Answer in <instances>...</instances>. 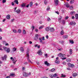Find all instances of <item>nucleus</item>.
<instances>
[{
	"instance_id": "obj_1",
	"label": "nucleus",
	"mask_w": 78,
	"mask_h": 78,
	"mask_svg": "<svg viewBox=\"0 0 78 78\" xmlns=\"http://www.w3.org/2000/svg\"><path fill=\"white\" fill-rule=\"evenodd\" d=\"M27 60L29 62H30V63H32V62L31 61V60H30V58L29 56H30V55H29V49H27Z\"/></svg>"
},
{
	"instance_id": "obj_2",
	"label": "nucleus",
	"mask_w": 78,
	"mask_h": 78,
	"mask_svg": "<svg viewBox=\"0 0 78 78\" xmlns=\"http://www.w3.org/2000/svg\"><path fill=\"white\" fill-rule=\"evenodd\" d=\"M34 39L35 41H38L39 40V36L38 34L35 35V37H34Z\"/></svg>"
},
{
	"instance_id": "obj_3",
	"label": "nucleus",
	"mask_w": 78,
	"mask_h": 78,
	"mask_svg": "<svg viewBox=\"0 0 78 78\" xmlns=\"http://www.w3.org/2000/svg\"><path fill=\"white\" fill-rule=\"evenodd\" d=\"M37 54L39 55H42V50H39L37 52Z\"/></svg>"
},
{
	"instance_id": "obj_4",
	"label": "nucleus",
	"mask_w": 78,
	"mask_h": 78,
	"mask_svg": "<svg viewBox=\"0 0 78 78\" xmlns=\"http://www.w3.org/2000/svg\"><path fill=\"white\" fill-rule=\"evenodd\" d=\"M44 64L45 65H46L47 66H50V64L49 63H48V62L46 61L44 62Z\"/></svg>"
},
{
	"instance_id": "obj_5",
	"label": "nucleus",
	"mask_w": 78,
	"mask_h": 78,
	"mask_svg": "<svg viewBox=\"0 0 78 78\" xmlns=\"http://www.w3.org/2000/svg\"><path fill=\"white\" fill-rule=\"evenodd\" d=\"M58 55L61 58H62V57H66V55H63L61 53H60Z\"/></svg>"
},
{
	"instance_id": "obj_6",
	"label": "nucleus",
	"mask_w": 78,
	"mask_h": 78,
	"mask_svg": "<svg viewBox=\"0 0 78 78\" xmlns=\"http://www.w3.org/2000/svg\"><path fill=\"white\" fill-rule=\"evenodd\" d=\"M62 19V17L61 16H60L59 18L58 19V21L59 23H61V19Z\"/></svg>"
},
{
	"instance_id": "obj_7",
	"label": "nucleus",
	"mask_w": 78,
	"mask_h": 78,
	"mask_svg": "<svg viewBox=\"0 0 78 78\" xmlns=\"http://www.w3.org/2000/svg\"><path fill=\"white\" fill-rule=\"evenodd\" d=\"M54 2L55 5H58V3H59V1L58 0H55Z\"/></svg>"
},
{
	"instance_id": "obj_8",
	"label": "nucleus",
	"mask_w": 78,
	"mask_h": 78,
	"mask_svg": "<svg viewBox=\"0 0 78 78\" xmlns=\"http://www.w3.org/2000/svg\"><path fill=\"white\" fill-rule=\"evenodd\" d=\"M69 25H76V23L74 21H72L70 23Z\"/></svg>"
},
{
	"instance_id": "obj_9",
	"label": "nucleus",
	"mask_w": 78,
	"mask_h": 78,
	"mask_svg": "<svg viewBox=\"0 0 78 78\" xmlns=\"http://www.w3.org/2000/svg\"><path fill=\"white\" fill-rule=\"evenodd\" d=\"M20 50L21 51V52H22L23 53V51H24V49L23 48V47H20Z\"/></svg>"
},
{
	"instance_id": "obj_10",
	"label": "nucleus",
	"mask_w": 78,
	"mask_h": 78,
	"mask_svg": "<svg viewBox=\"0 0 78 78\" xmlns=\"http://www.w3.org/2000/svg\"><path fill=\"white\" fill-rule=\"evenodd\" d=\"M50 27H47L45 28V30L47 31H48L49 30H50Z\"/></svg>"
},
{
	"instance_id": "obj_11",
	"label": "nucleus",
	"mask_w": 78,
	"mask_h": 78,
	"mask_svg": "<svg viewBox=\"0 0 78 78\" xmlns=\"http://www.w3.org/2000/svg\"><path fill=\"white\" fill-rule=\"evenodd\" d=\"M23 76H26V77H27V76H28V75H27V73L25 72H24L23 73Z\"/></svg>"
},
{
	"instance_id": "obj_12",
	"label": "nucleus",
	"mask_w": 78,
	"mask_h": 78,
	"mask_svg": "<svg viewBox=\"0 0 78 78\" xmlns=\"http://www.w3.org/2000/svg\"><path fill=\"white\" fill-rule=\"evenodd\" d=\"M50 30L51 32H52V33H53V31H55V29H54V28H53V27H51V28H50Z\"/></svg>"
},
{
	"instance_id": "obj_13",
	"label": "nucleus",
	"mask_w": 78,
	"mask_h": 78,
	"mask_svg": "<svg viewBox=\"0 0 78 78\" xmlns=\"http://www.w3.org/2000/svg\"><path fill=\"white\" fill-rule=\"evenodd\" d=\"M7 19H8L9 20L11 19V16L9 15H8V16H6Z\"/></svg>"
},
{
	"instance_id": "obj_14",
	"label": "nucleus",
	"mask_w": 78,
	"mask_h": 78,
	"mask_svg": "<svg viewBox=\"0 0 78 78\" xmlns=\"http://www.w3.org/2000/svg\"><path fill=\"white\" fill-rule=\"evenodd\" d=\"M71 15H72V16H73V15H74V14H75V12L74 11H72L71 12Z\"/></svg>"
},
{
	"instance_id": "obj_15",
	"label": "nucleus",
	"mask_w": 78,
	"mask_h": 78,
	"mask_svg": "<svg viewBox=\"0 0 78 78\" xmlns=\"http://www.w3.org/2000/svg\"><path fill=\"white\" fill-rule=\"evenodd\" d=\"M62 38H63V39H67V38H68V36H62Z\"/></svg>"
},
{
	"instance_id": "obj_16",
	"label": "nucleus",
	"mask_w": 78,
	"mask_h": 78,
	"mask_svg": "<svg viewBox=\"0 0 78 78\" xmlns=\"http://www.w3.org/2000/svg\"><path fill=\"white\" fill-rule=\"evenodd\" d=\"M7 57V56H6V55H4V57H2V60H4V59L5 60L6 59Z\"/></svg>"
},
{
	"instance_id": "obj_17",
	"label": "nucleus",
	"mask_w": 78,
	"mask_h": 78,
	"mask_svg": "<svg viewBox=\"0 0 78 78\" xmlns=\"http://www.w3.org/2000/svg\"><path fill=\"white\" fill-rule=\"evenodd\" d=\"M64 34V31L63 30H62L60 32V34L62 36Z\"/></svg>"
},
{
	"instance_id": "obj_18",
	"label": "nucleus",
	"mask_w": 78,
	"mask_h": 78,
	"mask_svg": "<svg viewBox=\"0 0 78 78\" xmlns=\"http://www.w3.org/2000/svg\"><path fill=\"white\" fill-rule=\"evenodd\" d=\"M73 51V50L71 49H69V54L70 55H72V52Z\"/></svg>"
},
{
	"instance_id": "obj_19",
	"label": "nucleus",
	"mask_w": 78,
	"mask_h": 78,
	"mask_svg": "<svg viewBox=\"0 0 78 78\" xmlns=\"http://www.w3.org/2000/svg\"><path fill=\"white\" fill-rule=\"evenodd\" d=\"M16 12L18 14H20V9H18L16 11Z\"/></svg>"
},
{
	"instance_id": "obj_20",
	"label": "nucleus",
	"mask_w": 78,
	"mask_h": 78,
	"mask_svg": "<svg viewBox=\"0 0 78 78\" xmlns=\"http://www.w3.org/2000/svg\"><path fill=\"white\" fill-rule=\"evenodd\" d=\"M10 48H7V49L6 50V51L7 52V53H9V52H10Z\"/></svg>"
},
{
	"instance_id": "obj_21",
	"label": "nucleus",
	"mask_w": 78,
	"mask_h": 78,
	"mask_svg": "<svg viewBox=\"0 0 78 78\" xmlns=\"http://www.w3.org/2000/svg\"><path fill=\"white\" fill-rule=\"evenodd\" d=\"M74 2H75L74 0H71L70 1V4H73Z\"/></svg>"
},
{
	"instance_id": "obj_22",
	"label": "nucleus",
	"mask_w": 78,
	"mask_h": 78,
	"mask_svg": "<svg viewBox=\"0 0 78 78\" xmlns=\"http://www.w3.org/2000/svg\"><path fill=\"white\" fill-rule=\"evenodd\" d=\"M39 39L40 41V42L41 43V44H44V43L42 42V38L41 37H39Z\"/></svg>"
},
{
	"instance_id": "obj_23",
	"label": "nucleus",
	"mask_w": 78,
	"mask_h": 78,
	"mask_svg": "<svg viewBox=\"0 0 78 78\" xmlns=\"http://www.w3.org/2000/svg\"><path fill=\"white\" fill-rule=\"evenodd\" d=\"M14 2L16 3L17 5H18V4H19V2H18V0H15L14 1Z\"/></svg>"
},
{
	"instance_id": "obj_24",
	"label": "nucleus",
	"mask_w": 78,
	"mask_h": 78,
	"mask_svg": "<svg viewBox=\"0 0 78 78\" xmlns=\"http://www.w3.org/2000/svg\"><path fill=\"white\" fill-rule=\"evenodd\" d=\"M33 3L32 2H31L30 3V6L31 7L33 6Z\"/></svg>"
},
{
	"instance_id": "obj_25",
	"label": "nucleus",
	"mask_w": 78,
	"mask_h": 78,
	"mask_svg": "<svg viewBox=\"0 0 78 78\" xmlns=\"http://www.w3.org/2000/svg\"><path fill=\"white\" fill-rule=\"evenodd\" d=\"M15 76V74L14 73H11L10 75V76Z\"/></svg>"
},
{
	"instance_id": "obj_26",
	"label": "nucleus",
	"mask_w": 78,
	"mask_h": 78,
	"mask_svg": "<svg viewBox=\"0 0 78 78\" xmlns=\"http://www.w3.org/2000/svg\"><path fill=\"white\" fill-rule=\"evenodd\" d=\"M23 34H26V31H25V30H23Z\"/></svg>"
},
{
	"instance_id": "obj_27",
	"label": "nucleus",
	"mask_w": 78,
	"mask_h": 78,
	"mask_svg": "<svg viewBox=\"0 0 78 78\" xmlns=\"http://www.w3.org/2000/svg\"><path fill=\"white\" fill-rule=\"evenodd\" d=\"M75 18L77 20L78 19V14H76L75 16Z\"/></svg>"
},
{
	"instance_id": "obj_28",
	"label": "nucleus",
	"mask_w": 78,
	"mask_h": 78,
	"mask_svg": "<svg viewBox=\"0 0 78 78\" xmlns=\"http://www.w3.org/2000/svg\"><path fill=\"white\" fill-rule=\"evenodd\" d=\"M76 75H77V74H76V73H74L73 74V76H74V77H75V76H76Z\"/></svg>"
},
{
	"instance_id": "obj_29",
	"label": "nucleus",
	"mask_w": 78,
	"mask_h": 78,
	"mask_svg": "<svg viewBox=\"0 0 78 78\" xmlns=\"http://www.w3.org/2000/svg\"><path fill=\"white\" fill-rule=\"evenodd\" d=\"M12 31L15 33H17V31H16V30L14 29H13Z\"/></svg>"
},
{
	"instance_id": "obj_30",
	"label": "nucleus",
	"mask_w": 78,
	"mask_h": 78,
	"mask_svg": "<svg viewBox=\"0 0 78 78\" xmlns=\"http://www.w3.org/2000/svg\"><path fill=\"white\" fill-rule=\"evenodd\" d=\"M55 63H56V64H58L59 63V61L56 60L55 61Z\"/></svg>"
},
{
	"instance_id": "obj_31",
	"label": "nucleus",
	"mask_w": 78,
	"mask_h": 78,
	"mask_svg": "<svg viewBox=\"0 0 78 78\" xmlns=\"http://www.w3.org/2000/svg\"><path fill=\"white\" fill-rule=\"evenodd\" d=\"M16 50L17 49H16V48H13L12 50L13 51H16Z\"/></svg>"
},
{
	"instance_id": "obj_32",
	"label": "nucleus",
	"mask_w": 78,
	"mask_h": 78,
	"mask_svg": "<svg viewBox=\"0 0 78 78\" xmlns=\"http://www.w3.org/2000/svg\"><path fill=\"white\" fill-rule=\"evenodd\" d=\"M44 25L43 26H41L40 27H39V29L40 30H41V29H42V28H43V27H44Z\"/></svg>"
},
{
	"instance_id": "obj_33",
	"label": "nucleus",
	"mask_w": 78,
	"mask_h": 78,
	"mask_svg": "<svg viewBox=\"0 0 78 78\" xmlns=\"http://www.w3.org/2000/svg\"><path fill=\"white\" fill-rule=\"evenodd\" d=\"M50 76L51 78H53L54 77V76L53 74H51L50 75Z\"/></svg>"
},
{
	"instance_id": "obj_34",
	"label": "nucleus",
	"mask_w": 78,
	"mask_h": 78,
	"mask_svg": "<svg viewBox=\"0 0 78 78\" xmlns=\"http://www.w3.org/2000/svg\"><path fill=\"white\" fill-rule=\"evenodd\" d=\"M3 48L4 50L6 51V50H7L8 48L6 47H3Z\"/></svg>"
},
{
	"instance_id": "obj_35",
	"label": "nucleus",
	"mask_w": 78,
	"mask_h": 78,
	"mask_svg": "<svg viewBox=\"0 0 78 78\" xmlns=\"http://www.w3.org/2000/svg\"><path fill=\"white\" fill-rule=\"evenodd\" d=\"M67 61L68 62H70V61H71V59L70 58L67 59Z\"/></svg>"
},
{
	"instance_id": "obj_36",
	"label": "nucleus",
	"mask_w": 78,
	"mask_h": 78,
	"mask_svg": "<svg viewBox=\"0 0 78 78\" xmlns=\"http://www.w3.org/2000/svg\"><path fill=\"white\" fill-rule=\"evenodd\" d=\"M61 76L62 77H66V75H64V74H61Z\"/></svg>"
},
{
	"instance_id": "obj_37",
	"label": "nucleus",
	"mask_w": 78,
	"mask_h": 78,
	"mask_svg": "<svg viewBox=\"0 0 78 78\" xmlns=\"http://www.w3.org/2000/svg\"><path fill=\"white\" fill-rule=\"evenodd\" d=\"M75 66L74 65V64H72L71 65V66H70L71 67H74V66Z\"/></svg>"
},
{
	"instance_id": "obj_38",
	"label": "nucleus",
	"mask_w": 78,
	"mask_h": 78,
	"mask_svg": "<svg viewBox=\"0 0 78 78\" xmlns=\"http://www.w3.org/2000/svg\"><path fill=\"white\" fill-rule=\"evenodd\" d=\"M18 32V33H20L21 32V30L19 29L18 30V32Z\"/></svg>"
},
{
	"instance_id": "obj_39",
	"label": "nucleus",
	"mask_w": 78,
	"mask_h": 78,
	"mask_svg": "<svg viewBox=\"0 0 78 78\" xmlns=\"http://www.w3.org/2000/svg\"><path fill=\"white\" fill-rule=\"evenodd\" d=\"M16 57H14L12 59V61H16Z\"/></svg>"
},
{
	"instance_id": "obj_40",
	"label": "nucleus",
	"mask_w": 78,
	"mask_h": 78,
	"mask_svg": "<svg viewBox=\"0 0 78 78\" xmlns=\"http://www.w3.org/2000/svg\"><path fill=\"white\" fill-rule=\"evenodd\" d=\"M69 42H70V43H71V44H73L74 42H73V41H71V40H69Z\"/></svg>"
},
{
	"instance_id": "obj_41",
	"label": "nucleus",
	"mask_w": 78,
	"mask_h": 78,
	"mask_svg": "<svg viewBox=\"0 0 78 78\" xmlns=\"http://www.w3.org/2000/svg\"><path fill=\"white\" fill-rule=\"evenodd\" d=\"M73 6H72L70 7L69 9H71L72 10V9H73Z\"/></svg>"
},
{
	"instance_id": "obj_42",
	"label": "nucleus",
	"mask_w": 78,
	"mask_h": 78,
	"mask_svg": "<svg viewBox=\"0 0 78 78\" xmlns=\"http://www.w3.org/2000/svg\"><path fill=\"white\" fill-rule=\"evenodd\" d=\"M71 64H71L70 63H68V65L69 67H70L71 66Z\"/></svg>"
},
{
	"instance_id": "obj_43",
	"label": "nucleus",
	"mask_w": 78,
	"mask_h": 78,
	"mask_svg": "<svg viewBox=\"0 0 78 78\" xmlns=\"http://www.w3.org/2000/svg\"><path fill=\"white\" fill-rule=\"evenodd\" d=\"M47 2H48L47 1V0L44 1V3L45 5H47Z\"/></svg>"
},
{
	"instance_id": "obj_44",
	"label": "nucleus",
	"mask_w": 78,
	"mask_h": 78,
	"mask_svg": "<svg viewBox=\"0 0 78 78\" xmlns=\"http://www.w3.org/2000/svg\"><path fill=\"white\" fill-rule=\"evenodd\" d=\"M54 77H56L57 76V74L55 73L54 75H53Z\"/></svg>"
},
{
	"instance_id": "obj_45",
	"label": "nucleus",
	"mask_w": 78,
	"mask_h": 78,
	"mask_svg": "<svg viewBox=\"0 0 78 78\" xmlns=\"http://www.w3.org/2000/svg\"><path fill=\"white\" fill-rule=\"evenodd\" d=\"M55 70V69L54 68H53L51 70V72H54Z\"/></svg>"
},
{
	"instance_id": "obj_46",
	"label": "nucleus",
	"mask_w": 78,
	"mask_h": 78,
	"mask_svg": "<svg viewBox=\"0 0 78 78\" xmlns=\"http://www.w3.org/2000/svg\"><path fill=\"white\" fill-rule=\"evenodd\" d=\"M6 2V0H3L2 1V3H4L5 2Z\"/></svg>"
},
{
	"instance_id": "obj_47",
	"label": "nucleus",
	"mask_w": 78,
	"mask_h": 78,
	"mask_svg": "<svg viewBox=\"0 0 78 78\" xmlns=\"http://www.w3.org/2000/svg\"><path fill=\"white\" fill-rule=\"evenodd\" d=\"M44 56H45L46 58H48V55H47V54H45L44 55Z\"/></svg>"
},
{
	"instance_id": "obj_48",
	"label": "nucleus",
	"mask_w": 78,
	"mask_h": 78,
	"mask_svg": "<svg viewBox=\"0 0 78 78\" xmlns=\"http://www.w3.org/2000/svg\"><path fill=\"white\" fill-rule=\"evenodd\" d=\"M22 7H25V4H22Z\"/></svg>"
},
{
	"instance_id": "obj_49",
	"label": "nucleus",
	"mask_w": 78,
	"mask_h": 78,
	"mask_svg": "<svg viewBox=\"0 0 78 78\" xmlns=\"http://www.w3.org/2000/svg\"><path fill=\"white\" fill-rule=\"evenodd\" d=\"M48 21H50L51 20V19H50V18H48L47 19Z\"/></svg>"
},
{
	"instance_id": "obj_50",
	"label": "nucleus",
	"mask_w": 78,
	"mask_h": 78,
	"mask_svg": "<svg viewBox=\"0 0 78 78\" xmlns=\"http://www.w3.org/2000/svg\"><path fill=\"white\" fill-rule=\"evenodd\" d=\"M49 9H50V7H49L48 6L47 8V10L48 11V10H49Z\"/></svg>"
},
{
	"instance_id": "obj_51",
	"label": "nucleus",
	"mask_w": 78,
	"mask_h": 78,
	"mask_svg": "<svg viewBox=\"0 0 78 78\" xmlns=\"http://www.w3.org/2000/svg\"><path fill=\"white\" fill-rule=\"evenodd\" d=\"M62 59H63V60H64L65 59H67V58L65 57V58H62Z\"/></svg>"
},
{
	"instance_id": "obj_52",
	"label": "nucleus",
	"mask_w": 78,
	"mask_h": 78,
	"mask_svg": "<svg viewBox=\"0 0 78 78\" xmlns=\"http://www.w3.org/2000/svg\"><path fill=\"white\" fill-rule=\"evenodd\" d=\"M62 22L63 24H64L66 23V21L65 20H63L62 21Z\"/></svg>"
},
{
	"instance_id": "obj_53",
	"label": "nucleus",
	"mask_w": 78,
	"mask_h": 78,
	"mask_svg": "<svg viewBox=\"0 0 78 78\" xmlns=\"http://www.w3.org/2000/svg\"><path fill=\"white\" fill-rule=\"evenodd\" d=\"M10 76H6V78H10Z\"/></svg>"
},
{
	"instance_id": "obj_54",
	"label": "nucleus",
	"mask_w": 78,
	"mask_h": 78,
	"mask_svg": "<svg viewBox=\"0 0 78 78\" xmlns=\"http://www.w3.org/2000/svg\"><path fill=\"white\" fill-rule=\"evenodd\" d=\"M31 75V73L30 72L28 74H27V75H28V76H30V75Z\"/></svg>"
},
{
	"instance_id": "obj_55",
	"label": "nucleus",
	"mask_w": 78,
	"mask_h": 78,
	"mask_svg": "<svg viewBox=\"0 0 78 78\" xmlns=\"http://www.w3.org/2000/svg\"><path fill=\"white\" fill-rule=\"evenodd\" d=\"M63 64H64V65H66V63L65 62H62Z\"/></svg>"
},
{
	"instance_id": "obj_56",
	"label": "nucleus",
	"mask_w": 78,
	"mask_h": 78,
	"mask_svg": "<svg viewBox=\"0 0 78 78\" xmlns=\"http://www.w3.org/2000/svg\"><path fill=\"white\" fill-rule=\"evenodd\" d=\"M10 67H14V65H12L10 66Z\"/></svg>"
},
{
	"instance_id": "obj_57",
	"label": "nucleus",
	"mask_w": 78,
	"mask_h": 78,
	"mask_svg": "<svg viewBox=\"0 0 78 78\" xmlns=\"http://www.w3.org/2000/svg\"><path fill=\"white\" fill-rule=\"evenodd\" d=\"M38 45V44H35L34 47H37Z\"/></svg>"
},
{
	"instance_id": "obj_58",
	"label": "nucleus",
	"mask_w": 78,
	"mask_h": 78,
	"mask_svg": "<svg viewBox=\"0 0 78 78\" xmlns=\"http://www.w3.org/2000/svg\"><path fill=\"white\" fill-rule=\"evenodd\" d=\"M32 30H33L34 29V26H32Z\"/></svg>"
},
{
	"instance_id": "obj_59",
	"label": "nucleus",
	"mask_w": 78,
	"mask_h": 78,
	"mask_svg": "<svg viewBox=\"0 0 78 78\" xmlns=\"http://www.w3.org/2000/svg\"><path fill=\"white\" fill-rule=\"evenodd\" d=\"M42 40L44 41L45 40V38H44V37H42Z\"/></svg>"
},
{
	"instance_id": "obj_60",
	"label": "nucleus",
	"mask_w": 78,
	"mask_h": 78,
	"mask_svg": "<svg viewBox=\"0 0 78 78\" xmlns=\"http://www.w3.org/2000/svg\"><path fill=\"white\" fill-rule=\"evenodd\" d=\"M37 48H40L41 47V46L40 45H38L37 46Z\"/></svg>"
},
{
	"instance_id": "obj_61",
	"label": "nucleus",
	"mask_w": 78,
	"mask_h": 78,
	"mask_svg": "<svg viewBox=\"0 0 78 78\" xmlns=\"http://www.w3.org/2000/svg\"><path fill=\"white\" fill-rule=\"evenodd\" d=\"M69 5L68 4L66 6V7H67V8H69Z\"/></svg>"
},
{
	"instance_id": "obj_62",
	"label": "nucleus",
	"mask_w": 78,
	"mask_h": 78,
	"mask_svg": "<svg viewBox=\"0 0 78 78\" xmlns=\"http://www.w3.org/2000/svg\"><path fill=\"white\" fill-rule=\"evenodd\" d=\"M24 64H28V62H25L24 63Z\"/></svg>"
},
{
	"instance_id": "obj_63",
	"label": "nucleus",
	"mask_w": 78,
	"mask_h": 78,
	"mask_svg": "<svg viewBox=\"0 0 78 78\" xmlns=\"http://www.w3.org/2000/svg\"><path fill=\"white\" fill-rule=\"evenodd\" d=\"M25 68L24 67H22V70H25Z\"/></svg>"
},
{
	"instance_id": "obj_64",
	"label": "nucleus",
	"mask_w": 78,
	"mask_h": 78,
	"mask_svg": "<svg viewBox=\"0 0 78 78\" xmlns=\"http://www.w3.org/2000/svg\"><path fill=\"white\" fill-rule=\"evenodd\" d=\"M68 4V3H66L65 4V6H66V5H67Z\"/></svg>"
}]
</instances>
